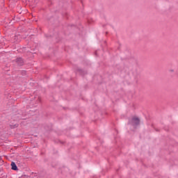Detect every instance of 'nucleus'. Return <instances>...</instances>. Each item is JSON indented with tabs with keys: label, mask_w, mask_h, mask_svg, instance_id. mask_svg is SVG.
<instances>
[{
	"label": "nucleus",
	"mask_w": 178,
	"mask_h": 178,
	"mask_svg": "<svg viewBox=\"0 0 178 178\" xmlns=\"http://www.w3.org/2000/svg\"><path fill=\"white\" fill-rule=\"evenodd\" d=\"M129 124L134 126V127H136V126H138V124H140V119L134 117L129 120Z\"/></svg>",
	"instance_id": "nucleus-1"
},
{
	"label": "nucleus",
	"mask_w": 178,
	"mask_h": 178,
	"mask_svg": "<svg viewBox=\"0 0 178 178\" xmlns=\"http://www.w3.org/2000/svg\"><path fill=\"white\" fill-rule=\"evenodd\" d=\"M11 166H12L13 170H17V166L16 165V163H15L14 162H12Z\"/></svg>",
	"instance_id": "nucleus-2"
},
{
	"label": "nucleus",
	"mask_w": 178,
	"mask_h": 178,
	"mask_svg": "<svg viewBox=\"0 0 178 178\" xmlns=\"http://www.w3.org/2000/svg\"><path fill=\"white\" fill-rule=\"evenodd\" d=\"M11 129H16L19 125L17 124H15L14 125L10 124Z\"/></svg>",
	"instance_id": "nucleus-3"
},
{
	"label": "nucleus",
	"mask_w": 178,
	"mask_h": 178,
	"mask_svg": "<svg viewBox=\"0 0 178 178\" xmlns=\"http://www.w3.org/2000/svg\"><path fill=\"white\" fill-rule=\"evenodd\" d=\"M17 62H19V64L22 65V63H23V60L22 58H17Z\"/></svg>",
	"instance_id": "nucleus-4"
},
{
	"label": "nucleus",
	"mask_w": 178,
	"mask_h": 178,
	"mask_svg": "<svg viewBox=\"0 0 178 178\" xmlns=\"http://www.w3.org/2000/svg\"><path fill=\"white\" fill-rule=\"evenodd\" d=\"M95 54H96V55H97V52H96Z\"/></svg>",
	"instance_id": "nucleus-5"
}]
</instances>
